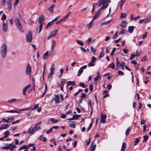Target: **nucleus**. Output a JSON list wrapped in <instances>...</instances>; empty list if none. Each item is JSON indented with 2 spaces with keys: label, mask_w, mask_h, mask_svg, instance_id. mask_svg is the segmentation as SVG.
I'll use <instances>...</instances> for the list:
<instances>
[{
  "label": "nucleus",
  "mask_w": 151,
  "mask_h": 151,
  "mask_svg": "<svg viewBox=\"0 0 151 151\" xmlns=\"http://www.w3.org/2000/svg\"><path fill=\"white\" fill-rule=\"evenodd\" d=\"M39 126L37 124H36L35 127L34 128L35 131H38L39 130L41 129V128L39 127Z\"/></svg>",
  "instance_id": "nucleus-19"
},
{
  "label": "nucleus",
  "mask_w": 151,
  "mask_h": 151,
  "mask_svg": "<svg viewBox=\"0 0 151 151\" xmlns=\"http://www.w3.org/2000/svg\"><path fill=\"white\" fill-rule=\"evenodd\" d=\"M83 70L81 69V68H80L78 71L77 76L78 77L80 76L82 73H83Z\"/></svg>",
  "instance_id": "nucleus-26"
},
{
  "label": "nucleus",
  "mask_w": 151,
  "mask_h": 151,
  "mask_svg": "<svg viewBox=\"0 0 151 151\" xmlns=\"http://www.w3.org/2000/svg\"><path fill=\"white\" fill-rule=\"evenodd\" d=\"M12 0H9L7 1V4L8 5V9L10 11L12 9Z\"/></svg>",
  "instance_id": "nucleus-10"
},
{
  "label": "nucleus",
  "mask_w": 151,
  "mask_h": 151,
  "mask_svg": "<svg viewBox=\"0 0 151 151\" xmlns=\"http://www.w3.org/2000/svg\"><path fill=\"white\" fill-rule=\"evenodd\" d=\"M92 144H91V147L90 149L91 151H94L95 150L96 147V145L95 144L92 145Z\"/></svg>",
  "instance_id": "nucleus-27"
},
{
  "label": "nucleus",
  "mask_w": 151,
  "mask_h": 151,
  "mask_svg": "<svg viewBox=\"0 0 151 151\" xmlns=\"http://www.w3.org/2000/svg\"><path fill=\"white\" fill-rule=\"evenodd\" d=\"M52 21L49 22L47 24V25L46 28H47L49 26L52 25Z\"/></svg>",
  "instance_id": "nucleus-60"
},
{
  "label": "nucleus",
  "mask_w": 151,
  "mask_h": 151,
  "mask_svg": "<svg viewBox=\"0 0 151 151\" xmlns=\"http://www.w3.org/2000/svg\"><path fill=\"white\" fill-rule=\"evenodd\" d=\"M31 108H32L31 107V108H27V109H24L22 108V109H19L18 110L20 111H23L29 110L31 109Z\"/></svg>",
  "instance_id": "nucleus-50"
},
{
  "label": "nucleus",
  "mask_w": 151,
  "mask_h": 151,
  "mask_svg": "<svg viewBox=\"0 0 151 151\" xmlns=\"http://www.w3.org/2000/svg\"><path fill=\"white\" fill-rule=\"evenodd\" d=\"M134 26H130L128 27V31L130 33H132L134 31Z\"/></svg>",
  "instance_id": "nucleus-18"
},
{
  "label": "nucleus",
  "mask_w": 151,
  "mask_h": 151,
  "mask_svg": "<svg viewBox=\"0 0 151 151\" xmlns=\"http://www.w3.org/2000/svg\"><path fill=\"white\" fill-rule=\"evenodd\" d=\"M45 16L44 15H42L39 17L38 22L39 23H43L42 22L44 20Z\"/></svg>",
  "instance_id": "nucleus-9"
},
{
  "label": "nucleus",
  "mask_w": 151,
  "mask_h": 151,
  "mask_svg": "<svg viewBox=\"0 0 151 151\" xmlns=\"http://www.w3.org/2000/svg\"><path fill=\"white\" fill-rule=\"evenodd\" d=\"M125 63L124 62H122L119 65V67H121L122 68V69H124V66H125Z\"/></svg>",
  "instance_id": "nucleus-32"
},
{
  "label": "nucleus",
  "mask_w": 151,
  "mask_h": 151,
  "mask_svg": "<svg viewBox=\"0 0 151 151\" xmlns=\"http://www.w3.org/2000/svg\"><path fill=\"white\" fill-rule=\"evenodd\" d=\"M125 29H121V31H120V32H119V34H124L125 33Z\"/></svg>",
  "instance_id": "nucleus-41"
},
{
  "label": "nucleus",
  "mask_w": 151,
  "mask_h": 151,
  "mask_svg": "<svg viewBox=\"0 0 151 151\" xmlns=\"http://www.w3.org/2000/svg\"><path fill=\"white\" fill-rule=\"evenodd\" d=\"M57 30L55 29L53 30L51 33L49 35L48 37L47 38V39L49 40L52 37H55L56 35Z\"/></svg>",
  "instance_id": "nucleus-8"
},
{
  "label": "nucleus",
  "mask_w": 151,
  "mask_h": 151,
  "mask_svg": "<svg viewBox=\"0 0 151 151\" xmlns=\"http://www.w3.org/2000/svg\"><path fill=\"white\" fill-rule=\"evenodd\" d=\"M2 120L3 121H4L6 123H9L10 122L9 119V118H8L7 119H6L5 118H3Z\"/></svg>",
  "instance_id": "nucleus-49"
},
{
  "label": "nucleus",
  "mask_w": 151,
  "mask_h": 151,
  "mask_svg": "<svg viewBox=\"0 0 151 151\" xmlns=\"http://www.w3.org/2000/svg\"><path fill=\"white\" fill-rule=\"evenodd\" d=\"M91 52L94 53H95L96 52V50L94 49L93 46L91 47Z\"/></svg>",
  "instance_id": "nucleus-56"
},
{
  "label": "nucleus",
  "mask_w": 151,
  "mask_h": 151,
  "mask_svg": "<svg viewBox=\"0 0 151 151\" xmlns=\"http://www.w3.org/2000/svg\"><path fill=\"white\" fill-rule=\"evenodd\" d=\"M8 29V26L6 23H3V29L4 32H6Z\"/></svg>",
  "instance_id": "nucleus-13"
},
{
  "label": "nucleus",
  "mask_w": 151,
  "mask_h": 151,
  "mask_svg": "<svg viewBox=\"0 0 151 151\" xmlns=\"http://www.w3.org/2000/svg\"><path fill=\"white\" fill-rule=\"evenodd\" d=\"M151 17H149L145 19L144 20V23H146L150 21Z\"/></svg>",
  "instance_id": "nucleus-44"
},
{
  "label": "nucleus",
  "mask_w": 151,
  "mask_h": 151,
  "mask_svg": "<svg viewBox=\"0 0 151 151\" xmlns=\"http://www.w3.org/2000/svg\"><path fill=\"white\" fill-rule=\"evenodd\" d=\"M91 40L92 39L91 38H89L86 42V44L87 45H89L90 43Z\"/></svg>",
  "instance_id": "nucleus-57"
},
{
  "label": "nucleus",
  "mask_w": 151,
  "mask_h": 151,
  "mask_svg": "<svg viewBox=\"0 0 151 151\" xmlns=\"http://www.w3.org/2000/svg\"><path fill=\"white\" fill-rule=\"evenodd\" d=\"M130 131V127H129L127 129V130L125 134L126 136H128L129 135V132Z\"/></svg>",
  "instance_id": "nucleus-48"
},
{
  "label": "nucleus",
  "mask_w": 151,
  "mask_h": 151,
  "mask_svg": "<svg viewBox=\"0 0 151 151\" xmlns=\"http://www.w3.org/2000/svg\"><path fill=\"white\" fill-rule=\"evenodd\" d=\"M106 8V6H103L102 7H101L100 9L97 11V13L95 14V16L93 17V19H95L98 18L99 14L101 12V11L104 9Z\"/></svg>",
  "instance_id": "nucleus-4"
},
{
  "label": "nucleus",
  "mask_w": 151,
  "mask_h": 151,
  "mask_svg": "<svg viewBox=\"0 0 151 151\" xmlns=\"http://www.w3.org/2000/svg\"><path fill=\"white\" fill-rule=\"evenodd\" d=\"M56 41L55 40H54L52 41V49L51 50L53 51L54 48L55 46V43H56Z\"/></svg>",
  "instance_id": "nucleus-17"
},
{
  "label": "nucleus",
  "mask_w": 151,
  "mask_h": 151,
  "mask_svg": "<svg viewBox=\"0 0 151 151\" xmlns=\"http://www.w3.org/2000/svg\"><path fill=\"white\" fill-rule=\"evenodd\" d=\"M118 74L119 75L121 76H123L124 74V73L121 70L118 71Z\"/></svg>",
  "instance_id": "nucleus-54"
},
{
  "label": "nucleus",
  "mask_w": 151,
  "mask_h": 151,
  "mask_svg": "<svg viewBox=\"0 0 151 151\" xmlns=\"http://www.w3.org/2000/svg\"><path fill=\"white\" fill-rule=\"evenodd\" d=\"M111 2L110 0H99L97 3L99 6H100L101 4H102L103 5L101 7L104 6H106V8L109 5L108 3Z\"/></svg>",
  "instance_id": "nucleus-2"
},
{
  "label": "nucleus",
  "mask_w": 151,
  "mask_h": 151,
  "mask_svg": "<svg viewBox=\"0 0 151 151\" xmlns=\"http://www.w3.org/2000/svg\"><path fill=\"white\" fill-rule=\"evenodd\" d=\"M93 24V20L91 21L87 25V27L88 28L90 29L91 27L92 26Z\"/></svg>",
  "instance_id": "nucleus-30"
},
{
  "label": "nucleus",
  "mask_w": 151,
  "mask_h": 151,
  "mask_svg": "<svg viewBox=\"0 0 151 151\" xmlns=\"http://www.w3.org/2000/svg\"><path fill=\"white\" fill-rule=\"evenodd\" d=\"M49 52L48 51L46 52L44 54V56L43 58V59H45L46 58V57L49 54Z\"/></svg>",
  "instance_id": "nucleus-39"
},
{
  "label": "nucleus",
  "mask_w": 151,
  "mask_h": 151,
  "mask_svg": "<svg viewBox=\"0 0 151 151\" xmlns=\"http://www.w3.org/2000/svg\"><path fill=\"white\" fill-rule=\"evenodd\" d=\"M30 86V85H28L26 86L23 89V94L24 95H25L26 94V92L27 90L29 88Z\"/></svg>",
  "instance_id": "nucleus-12"
},
{
  "label": "nucleus",
  "mask_w": 151,
  "mask_h": 151,
  "mask_svg": "<svg viewBox=\"0 0 151 151\" xmlns=\"http://www.w3.org/2000/svg\"><path fill=\"white\" fill-rule=\"evenodd\" d=\"M95 65V63H93V61L91 62L90 63H88V66L89 67H91L94 66Z\"/></svg>",
  "instance_id": "nucleus-34"
},
{
  "label": "nucleus",
  "mask_w": 151,
  "mask_h": 151,
  "mask_svg": "<svg viewBox=\"0 0 151 151\" xmlns=\"http://www.w3.org/2000/svg\"><path fill=\"white\" fill-rule=\"evenodd\" d=\"M127 23L125 21H123L122 22V24H120V26L123 28H125L127 26Z\"/></svg>",
  "instance_id": "nucleus-20"
},
{
  "label": "nucleus",
  "mask_w": 151,
  "mask_h": 151,
  "mask_svg": "<svg viewBox=\"0 0 151 151\" xmlns=\"http://www.w3.org/2000/svg\"><path fill=\"white\" fill-rule=\"evenodd\" d=\"M140 138L139 137L137 138H136V140L135 141V143L134 144V145H137V143H138L139 141Z\"/></svg>",
  "instance_id": "nucleus-35"
},
{
  "label": "nucleus",
  "mask_w": 151,
  "mask_h": 151,
  "mask_svg": "<svg viewBox=\"0 0 151 151\" xmlns=\"http://www.w3.org/2000/svg\"><path fill=\"white\" fill-rule=\"evenodd\" d=\"M111 20H112V19H111V20H109L108 21H106L102 23V25L108 24L111 21Z\"/></svg>",
  "instance_id": "nucleus-51"
},
{
  "label": "nucleus",
  "mask_w": 151,
  "mask_h": 151,
  "mask_svg": "<svg viewBox=\"0 0 151 151\" xmlns=\"http://www.w3.org/2000/svg\"><path fill=\"white\" fill-rule=\"evenodd\" d=\"M106 117L107 116L106 115L104 114L103 113H102L101 115L100 122L104 124L106 122L105 119Z\"/></svg>",
  "instance_id": "nucleus-7"
},
{
  "label": "nucleus",
  "mask_w": 151,
  "mask_h": 151,
  "mask_svg": "<svg viewBox=\"0 0 151 151\" xmlns=\"http://www.w3.org/2000/svg\"><path fill=\"white\" fill-rule=\"evenodd\" d=\"M16 100V99H12L8 100V101L9 102L12 103Z\"/></svg>",
  "instance_id": "nucleus-53"
},
{
  "label": "nucleus",
  "mask_w": 151,
  "mask_h": 151,
  "mask_svg": "<svg viewBox=\"0 0 151 151\" xmlns=\"http://www.w3.org/2000/svg\"><path fill=\"white\" fill-rule=\"evenodd\" d=\"M45 63L44 65V69H43V78L44 79L45 76L46 75V73L45 71Z\"/></svg>",
  "instance_id": "nucleus-38"
},
{
  "label": "nucleus",
  "mask_w": 151,
  "mask_h": 151,
  "mask_svg": "<svg viewBox=\"0 0 151 151\" xmlns=\"http://www.w3.org/2000/svg\"><path fill=\"white\" fill-rule=\"evenodd\" d=\"M54 100L55 101V103L58 104L59 102V97L58 95H57L55 98L53 99L52 101Z\"/></svg>",
  "instance_id": "nucleus-14"
},
{
  "label": "nucleus",
  "mask_w": 151,
  "mask_h": 151,
  "mask_svg": "<svg viewBox=\"0 0 151 151\" xmlns=\"http://www.w3.org/2000/svg\"><path fill=\"white\" fill-rule=\"evenodd\" d=\"M32 73L31 67L29 64H28L26 67V73L27 75L31 76V74Z\"/></svg>",
  "instance_id": "nucleus-6"
},
{
  "label": "nucleus",
  "mask_w": 151,
  "mask_h": 151,
  "mask_svg": "<svg viewBox=\"0 0 151 151\" xmlns=\"http://www.w3.org/2000/svg\"><path fill=\"white\" fill-rule=\"evenodd\" d=\"M4 134L5 135L4 136V138H7L9 134V132L8 130H7L4 132Z\"/></svg>",
  "instance_id": "nucleus-24"
},
{
  "label": "nucleus",
  "mask_w": 151,
  "mask_h": 151,
  "mask_svg": "<svg viewBox=\"0 0 151 151\" xmlns=\"http://www.w3.org/2000/svg\"><path fill=\"white\" fill-rule=\"evenodd\" d=\"M54 6L55 5L54 4H52L51 6L48 8V11H50L51 13H52L53 11V9L54 8Z\"/></svg>",
  "instance_id": "nucleus-15"
},
{
  "label": "nucleus",
  "mask_w": 151,
  "mask_h": 151,
  "mask_svg": "<svg viewBox=\"0 0 151 151\" xmlns=\"http://www.w3.org/2000/svg\"><path fill=\"white\" fill-rule=\"evenodd\" d=\"M71 14V12H68V13L66 14V15L65 16V17L63 18L64 19H66Z\"/></svg>",
  "instance_id": "nucleus-62"
},
{
  "label": "nucleus",
  "mask_w": 151,
  "mask_h": 151,
  "mask_svg": "<svg viewBox=\"0 0 151 151\" xmlns=\"http://www.w3.org/2000/svg\"><path fill=\"white\" fill-rule=\"evenodd\" d=\"M39 139L42 140V141L44 142H46L47 141V139L46 138V137H43L41 136H40L39 138Z\"/></svg>",
  "instance_id": "nucleus-22"
},
{
  "label": "nucleus",
  "mask_w": 151,
  "mask_h": 151,
  "mask_svg": "<svg viewBox=\"0 0 151 151\" xmlns=\"http://www.w3.org/2000/svg\"><path fill=\"white\" fill-rule=\"evenodd\" d=\"M28 148V147H27V146L26 145H24L21 147H20L19 149V151H20L21 150H22L24 149H27Z\"/></svg>",
  "instance_id": "nucleus-23"
},
{
  "label": "nucleus",
  "mask_w": 151,
  "mask_h": 151,
  "mask_svg": "<svg viewBox=\"0 0 151 151\" xmlns=\"http://www.w3.org/2000/svg\"><path fill=\"white\" fill-rule=\"evenodd\" d=\"M7 52V46L5 43H3L1 47L0 53L3 58H4L6 55Z\"/></svg>",
  "instance_id": "nucleus-1"
},
{
  "label": "nucleus",
  "mask_w": 151,
  "mask_h": 151,
  "mask_svg": "<svg viewBox=\"0 0 151 151\" xmlns=\"http://www.w3.org/2000/svg\"><path fill=\"white\" fill-rule=\"evenodd\" d=\"M26 40L28 42H31L32 41V34L31 32H29L26 36Z\"/></svg>",
  "instance_id": "nucleus-5"
},
{
  "label": "nucleus",
  "mask_w": 151,
  "mask_h": 151,
  "mask_svg": "<svg viewBox=\"0 0 151 151\" xmlns=\"http://www.w3.org/2000/svg\"><path fill=\"white\" fill-rule=\"evenodd\" d=\"M104 53L103 52V51H102L99 56V59H100L101 58H102L104 55Z\"/></svg>",
  "instance_id": "nucleus-43"
},
{
  "label": "nucleus",
  "mask_w": 151,
  "mask_h": 151,
  "mask_svg": "<svg viewBox=\"0 0 151 151\" xmlns=\"http://www.w3.org/2000/svg\"><path fill=\"white\" fill-rule=\"evenodd\" d=\"M79 85L83 88L86 87V86L85 85L84 83H79Z\"/></svg>",
  "instance_id": "nucleus-52"
},
{
  "label": "nucleus",
  "mask_w": 151,
  "mask_h": 151,
  "mask_svg": "<svg viewBox=\"0 0 151 151\" xmlns=\"http://www.w3.org/2000/svg\"><path fill=\"white\" fill-rule=\"evenodd\" d=\"M73 117H74V119H77L78 118H79L80 116V115H74L73 116Z\"/></svg>",
  "instance_id": "nucleus-55"
},
{
  "label": "nucleus",
  "mask_w": 151,
  "mask_h": 151,
  "mask_svg": "<svg viewBox=\"0 0 151 151\" xmlns=\"http://www.w3.org/2000/svg\"><path fill=\"white\" fill-rule=\"evenodd\" d=\"M38 106H39V105L38 104L35 105H34V107L31 110H33L36 109V108H37L38 107Z\"/></svg>",
  "instance_id": "nucleus-59"
},
{
  "label": "nucleus",
  "mask_w": 151,
  "mask_h": 151,
  "mask_svg": "<svg viewBox=\"0 0 151 151\" xmlns=\"http://www.w3.org/2000/svg\"><path fill=\"white\" fill-rule=\"evenodd\" d=\"M96 60V58L94 56L92 57V59H91V61L93 62V63H95V61Z\"/></svg>",
  "instance_id": "nucleus-63"
},
{
  "label": "nucleus",
  "mask_w": 151,
  "mask_h": 151,
  "mask_svg": "<svg viewBox=\"0 0 151 151\" xmlns=\"http://www.w3.org/2000/svg\"><path fill=\"white\" fill-rule=\"evenodd\" d=\"M12 146V144H10L9 146H6L2 147V148L4 150H8L9 149L10 147Z\"/></svg>",
  "instance_id": "nucleus-29"
},
{
  "label": "nucleus",
  "mask_w": 151,
  "mask_h": 151,
  "mask_svg": "<svg viewBox=\"0 0 151 151\" xmlns=\"http://www.w3.org/2000/svg\"><path fill=\"white\" fill-rule=\"evenodd\" d=\"M16 147V146L14 145H12V146L10 147L9 149L11 151H13L14 150V148Z\"/></svg>",
  "instance_id": "nucleus-42"
},
{
  "label": "nucleus",
  "mask_w": 151,
  "mask_h": 151,
  "mask_svg": "<svg viewBox=\"0 0 151 151\" xmlns=\"http://www.w3.org/2000/svg\"><path fill=\"white\" fill-rule=\"evenodd\" d=\"M81 96L83 98H85L86 97V94L85 93H83L81 95Z\"/></svg>",
  "instance_id": "nucleus-64"
},
{
  "label": "nucleus",
  "mask_w": 151,
  "mask_h": 151,
  "mask_svg": "<svg viewBox=\"0 0 151 151\" xmlns=\"http://www.w3.org/2000/svg\"><path fill=\"white\" fill-rule=\"evenodd\" d=\"M50 120L52 123H56L58 121V119H54L53 118H51Z\"/></svg>",
  "instance_id": "nucleus-36"
},
{
  "label": "nucleus",
  "mask_w": 151,
  "mask_h": 151,
  "mask_svg": "<svg viewBox=\"0 0 151 151\" xmlns=\"http://www.w3.org/2000/svg\"><path fill=\"white\" fill-rule=\"evenodd\" d=\"M143 137H144V139L143 140V142H146L148 139L149 136L148 135H144L143 136Z\"/></svg>",
  "instance_id": "nucleus-28"
},
{
  "label": "nucleus",
  "mask_w": 151,
  "mask_h": 151,
  "mask_svg": "<svg viewBox=\"0 0 151 151\" xmlns=\"http://www.w3.org/2000/svg\"><path fill=\"white\" fill-rule=\"evenodd\" d=\"M67 84L68 86H69L70 85L75 86L76 85L75 81H68L67 82Z\"/></svg>",
  "instance_id": "nucleus-16"
},
{
  "label": "nucleus",
  "mask_w": 151,
  "mask_h": 151,
  "mask_svg": "<svg viewBox=\"0 0 151 151\" xmlns=\"http://www.w3.org/2000/svg\"><path fill=\"white\" fill-rule=\"evenodd\" d=\"M6 15L5 14L2 15V17L1 18V20H6Z\"/></svg>",
  "instance_id": "nucleus-58"
},
{
  "label": "nucleus",
  "mask_w": 151,
  "mask_h": 151,
  "mask_svg": "<svg viewBox=\"0 0 151 151\" xmlns=\"http://www.w3.org/2000/svg\"><path fill=\"white\" fill-rule=\"evenodd\" d=\"M116 49V47H114L113 48L112 51L111 53V56H112L114 55V52L115 51Z\"/></svg>",
  "instance_id": "nucleus-45"
},
{
  "label": "nucleus",
  "mask_w": 151,
  "mask_h": 151,
  "mask_svg": "<svg viewBox=\"0 0 151 151\" xmlns=\"http://www.w3.org/2000/svg\"><path fill=\"white\" fill-rule=\"evenodd\" d=\"M14 22L18 29L21 32H24L21 23L19 21V19L17 18H16L15 19Z\"/></svg>",
  "instance_id": "nucleus-3"
},
{
  "label": "nucleus",
  "mask_w": 151,
  "mask_h": 151,
  "mask_svg": "<svg viewBox=\"0 0 151 151\" xmlns=\"http://www.w3.org/2000/svg\"><path fill=\"white\" fill-rule=\"evenodd\" d=\"M114 66V64L113 63H111L109 65L108 68L114 69L115 68Z\"/></svg>",
  "instance_id": "nucleus-25"
},
{
  "label": "nucleus",
  "mask_w": 151,
  "mask_h": 151,
  "mask_svg": "<svg viewBox=\"0 0 151 151\" xmlns=\"http://www.w3.org/2000/svg\"><path fill=\"white\" fill-rule=\"evenodd\" d=\"M136 55H134L133 54H132L130 58H129V60H133V59L134 58L135 56Z\"/></svg>",
  "instance_id": "nucleus-46"
},
{
  "label": "nucleus",
  "mask_w": 151,
  "mask_h": 151,
  "mask_svg": "<svg viewBox=\"0 0 151 151\" xmlns=\"http://www.w3.org/2000/svg\"><path fill=\"white\" fill-rule=\"evenodd\" d=\"M50 71L54 72L55 70V66L53 64L51 65V67L50 68Z\"/></svg>",
  "instance_id": "nucleus-37"
},
{
  "label": "nucleus",
  "mask_w": 151,
  "mask_h": 151,
  "mask_svg": "<svg viewBox=\"0 0 151 151\" xmlns=\"http://www.w3.org/2000/svg\"><path fill=\"white\" fill-rule=\"evenodd\" d=\"M125 144L124 142H123L122 145L121 150H125Z\"/></svg>",
  "instance_id": "nucleus-47"
},
{
  "label": "nucleus",
  "mask_w": 151,
  "mask_h": 151,
  "mask_svg": "<svg viewBox=\"0 0 151 151\" xmlns=\"http://www.w3.org/2000/svg\"><path fill=\"white\" fill-rule=\"evenodd\" d=\"M35 132V131L34 128H33L32 130L31 129H29L27 133L29 134L30 133L31 134H32Z\"/></svg>",
  "instance_id": "nucleus-21"
},
{
  "label": "nucleus",
  "mask_w": 151,
  "mask_h": 151,
  "mask_svg": "<svg viewBox=\"0 0 151 151\" xmlns=\"http://www.w3.org/2000/svg\"><path fill=\"white\" fill-rule=\"evenodd\" d=\"M127 13H122L120 15V18H125L126 17Z\"/></svg>",
  "instance_id": "nucleus-31"
},
{
  "label": "nucleus",
  "mask_w": 151,
  "mask_h": 151,
  "mask_svg": "<svg viewBox=\"0 0 151 151\" xmlns=\"http://www.w3.org/2000/svg\"><path fill=\"white\" fill-rule=\"evenodd\" d=\"M65 83V82L64 81H61V87H64V85Z\"/></svg>",
  "instance_id": "nucleus-61"
},
{
  "label": "nucleus",
  "mask_w": 151,
  "mask_h": 151,
  "mask_svg": "<svg viewBox=\"0 0 151 151\" xmlns=\"http://www.w3.org/2000/svg\"><path fill=\"white\" fill-rule=\"evenodd\" d=\"M77 42L78 44L81 46H83L84 45V43L81 41L78 40Z\"/></svg>",
  "instance_id": "nucleus-40"
},
{
  "label": "nucleus",
  "mask_w": 151,
  "mask_h": 151,
  "mask_svg": "<svg viewBox=\"0 0 151 151\" xmlns=\"http://www.w3.org/2000/svg\"><path fill=\"white\" fill-rule=\"evenodd\" d=\"M39 24H40V25H39V33H40L42 29V27L43 24V23H40Z\"/></svg>",
  "instance_id": "nucleus-33"
},
{
  "label": "nucleus",
  "mask_w": 151,
  "mask_h": 151,
  "mask_svg": "<svg viewBox=\"0 0 151 151\" xmlns=\"http://www.w3.org/2000/svg\"><path fill=\"white\" fill-rule=\"evenodd\" d=\"M9 127V125L8 124H3L0 127V130L5 129L8 128Z\"/></svg>",
  "instance_id": "nucleus-11"
}]
</instances>
